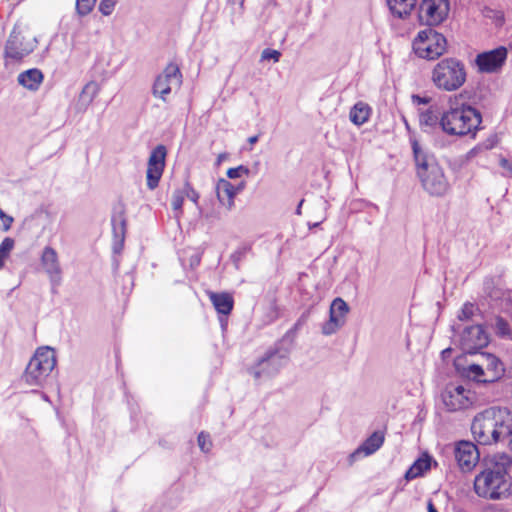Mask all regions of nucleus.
<instances>
[{
  "instance_id": "nucleus-20",
  "label": "nucleus",
  "mask_w": 512,
  "mask_h": 512,
  "mask_svg": "<svg viewBox=\"0 0 512 512\" xmlns=\"http://www.w3.org/2000/svg\"><path fill=\"white\" fill-rule=\"evenodd\" d=\"M486 363L487 373L490 375L489 378L478 380L480 383L489 384L495 383L500 380L505 374L504 364L496 355L484 352L482 353Z\"/></svg>"
},
{
  "instance_id": "nucleus-9",
  "label": "nucleus",
  "mask_w": 512,
  "mask_h": 512,
  "mask_svg": "<svg viewBox=\"0 0 512 512\" xmlns=\"http://www.w3.org/2000/svg\"><path fill=\"white\" fill-rule=\"evenodd\" d=\"M182 84V73L179 65L170 62L154 81L152 93L155 97L166 101V96L172 91L173 86L180 87Z\"/></svg>"
},
{
  "instance_id": "nucleus-12",
  "label": "nucleus",
  "mask_w": 512,
  "mask_h": 512,
  "mask_svg": "<svg viewBox=\"0 0 512 512\" xmlns=\"http://www.w3.org/2000/svg\"><path fill=\"white\" fill-rule=\"evenodd\" d=\"M448 10V0H422L419 19L422 23L429 26L428 28H432L445 20Z\"/></svg>"
},
{
  "instance_id": "nucleus-44",
  "label": "nucleus",
  "mask_w": 512,
  "mask_h": 512,
  "mask_svg": "<svg viewBox=\"0 0 512 512\" xmlns=\"http://www.w3.org/2000/svg\"><path fill=\"white\" fill-rule=\"evenodd\" d=\"M413 101L417 104H427L429 102V98L421 97L419 95H413Z\"/></svg>"
},
{
  "instance_id": "nucleus-11",
  "label": "nucleus",
  "mask_w": 512,
  "mask_h": 512,
  "mask_svg": "<svg viewBox=\"0 0 512 512\" xmlns=\"http://www.w3.org/2000/svg\"><path fill=\"white\" fill-rule=\"evenodd\" d=\"M167 148L163 144L157 145L150 153L147 163V187L154 190L158 187L165 169Z\"/></svg>"
},
{
  "instance_id": "nucleus-32",
  "label": "nucleus",
  "mask_w": 512,
  "mask_h": 512,
  "mask_svg": "<svg viewBox=\"0 0 512 512\" xmlns=\"http://www.w3.org/2000/svg\"><path fill=\"white\" fill-rule=\"evenodd\" d=\"M97 0H76V12L80 16L88 15L94 8Z\"/></svg>"
},
{
  "instance_id": "nucleus-42",
  "label": "nucleus",
  "mask_w": 512,
  "mask_h": 512,
  "mask_svg": "<svg viewBox=\"0 0 512 512\" xmlns=\"http://www.w3.org/2000/svg\"><path fill=\"white\" fill-rule=\"evenodd\" d=\"M0 220L2 230L8 231L13 223V217L9 216L2 209H0Z\"/></svg>"
},
{
  "instance_id": "nucleus-45",
  "label": "nucleus",
  "mask_w": 512,
  "mask_h": 512,
  "mask_svg": "<svg viewBox=\"0 0 512 512\" xmlns=\"http://www.w3.org/2000/svg\"><path fill=\"white\" fill-rule=\"evenodd\" d=\"M228 157H229V154H228V153H226V152H224V153H220V154L218 155L217 159H216V163H215V165H216V166L221 165V163H222L224 160H226Z\"/></svg>"
},
{
  "instance_id": "nucleus-25",
  "label": "nucleus",
  "mask_w": 512,
  "mask_h": 512,
  "mask_svg": "<svg viewBox=\"0 0 512 512\" xmlns=\"http://www.w3.org/2000/svg\"><path fill=\"white\" fill-rule=\"evenodd\" d=\"M432 461L433 458L428 454L419 457L405 472L404 478L407 481H410L417 477L423 476L424 473L430 469Z\"/></svg>"
},
{
  "instance_id": "nucleus-54",
  "label": "nucleus",
  "mask_w": 512,
  "mask_h": 512,
  "mask_svg": "<svg viewBox=\"0 0 512 512\" xmlns=\"http://www.w3.org/2000/svg\"><path fill=\"white\" fill-rule=\"evenodd\" d=\"M319 225H320V222H316V223H314L312 226H310V228H312V227H318Z\"/></svg>"
},
{
  "instance_id": "nucleus-19",
  "label": "nucleus",
  "mask_w": 512,
  "mask_h": 512,
  "mask_svg": "<svg viewBox=\"0 0 512 512\" xmlns=\"http://www.w3.org/2000/svg\"><path fill=\"white\" fill-rule=\"evenodd\" d=\"M384 443V434L373 432L353 453L349 456V462L352 464L361 454L369 456L375 453Z\"/></svg>"
},
{
  "instance_id": "nucleus-21",
  "label": "nucleus",
  "mask_w": 512,
  "mask_h": 512,
  "mask_svg": "<svg viewBox=\"0 0 512 512\" xmlns=\"http://www.w3.org/2000/svg\"><path fill=\"white\" fill-rule=\"evenodd\" d=\"M466 389L458 385L452 391L443 395V402L449 411H457L467 406L468 398L464 395Z\"/></svg>"
},
{
  "instance_id": "nucleus-23",
  "label": "nucleus",
  "mask_w": 512,
  "mask_h": 512,
  "mask_svg": "<svg viewBox=\"0 0 512 512\" xmlns=\"http://www.w3.org/2000/svg\"><path fill=\"white\" fill-rule=\"evenodd\" d=\"M44 75L41 70L31 68L18 75V83L30 91H37L43 82Z\"/></svg>"
},
{
  "instance_id": "nucleus-36",
  "label": "nucleus",
  "mask_w": 512,
  "mask_h": 512,
  "mask_svg": "<svg viewBox=\"0 0 512 512\" xmlns=\"http://www.w3.org/2000/svg\"><path fill=\"white\" fill-rule=\"evenodd\" d=\"M250 169L245 165H239L237 167L229 168L226 175L229 179L240 178L243 175H249Z\"/></svg>"
},
{
  "instance_id": "nucleus-3",
  "label": "nucleus",
  "mask_w": 512,
  "mask_h": 512,
  "mask_svg": "<svg viewBox=\"0 0 512 512\" xmlns=\"http://www.w3.org/2000/svg\"><path fill=\"white\" fill-rule=\"evenodd\" d=\"M474 439L480 445L504 442L512 433V412L507 407L492 406L478 413L471 424Z\"/></svg>"
},
{
  "instance_id": "nucleus-16",
  "label": "nucleus",
  "mask_w": 512,
  "mask_h": 512,
  "mask_svg": "<svg viewBox=\"0 0 512 512\" xmlns=\"http://www.w3.org/2000/svg\"><path fill=\"white\" fill-rule=\"evenodd\" d=\"M455 459L462 471H471L479 461L480 451L477 446L468 440L456 443L454 449Z\"/></svg>"
},
{
  "instance_id": "nucleus-4",
  "label": "nucleus",
  "mask_w": 512,
  "mask_h": 512,
  "mask_svg": "<svg viewBox=\"0 0 512 512\" xmlns=\"http://www.w3.org/2000/svg\"><path fill=\"white\" fill-rule=\"evenodd\" d=\"M416 175L423 189L431 196L441 197L449 189V182L444 175L435 155L428 148L423 147L416 137H410Z\"/></svg>"
},
{
  "instance_id": "nucleus-33",
  "label": "nucleus",
  "mask_w": 512,
  "mask_h": 512,
  "mask_svg": "<svg viewBox=\"0 0 512 512\" xmlns=\"http://www.w3.org/2000/svg\"><path fill=\"white\" fill-rule=\"evenodd\" d=\"M185 196L182 189H176L171 198V205L174 211L178 212V214H182V206L184 202Z\"/></svg>"
},
{
  "instance_id": "nucleus-43",
  "label": "nucleus",
  "mask_w": 512,
  "mask_h": 512,
  "mask_svg": "<svg viewBox=\"0 0 512 512\" xmlns=\"http://www.w3.org/2000/svg\"><path fill=\"white\" fill-rule=\"evenodd\" d=\"M499 164L501 167L512 173V164L506 158H501Z\"/></svg>"
},
{
  "instance_id": "nucleus-34",
  "label": "nucleus",
  "mask_w": 512,
  "mask_h": 512,
  "mask_svg": "<svg viewBox=\"0 0 512 512\" xmlns=\"http://www.w3.org/2000/svg\"><path fill=\"white\" fill-rule=\"evenodd\" d=\"M475 310H478V308H476L473 303H471V302L464 303L460 313L458 314V319L460 321L470 320L473 317Z\"/></svg>"
},
{
  "instance_id": "nucleus-38",
  "label": "nucleus",
  "mask_w": 512,
  "mask_h": 512,
  "mask_svg": "<svg viewBox=\"0 0 512 512\" xmlns=\"http://www.w3.org/2000/svg\"><path fill=\"white\" fill-rule=\"evenodd\" d=\"M182 190L184 192L185 197L189 198L195 204L198 203L199 193L192 187L189 180H186L184 182V186H183Z\"/></svg>"
},
{
  "instance_id": "nucleus-13",
  "label": "nucleus",
  "mask_w": 512,
  "mask_h": 512,
  "mask_svg": "<svg viewBox=\"0 0 512 512\" xmlns=\"http://www.w3.org/2000/svg\"><path fill=\"white\" fill-rule=\"evenodd\" d=\"M36 44V38L26 40L21 32L14 28L5 44V57L20 61L34 51Z\"/></svg>"
},
{
  "instance_id": "nucleus-10",
  "label": "nucleus",
  "mask_w": 512,
  "mask_h": 512,
  "mask_svg": "<svg viewBox=\"0 0 512 512\" xmlns=\"http://www.w3.org/2000/svg\"><path fill=\"white\" fill-rule=\"evenodd\" d=\"M489 342V335L481 324L464 328L460 336V346L465 354H477L481 349L487 347Z\"/></svg>"
},
{
  "instance_id": "nucleus-27",
  "label": "nucleus",
  "mask_w": 512,
  "mask_h": 512,
  "mask_svg": "<svg viewBox=\"0 0 512 512\" xmlns=\"http://www.w3.org/2000/svg\"><path fill=\"white\" fill-rule=\"evenodd\" d=\"M99 92V85L95 81L88 82L82 89L79 100H78V110L85 111L88 106L92 103L94 98L97 96Z\"/></svg>"
},
{
  "instance_id": "nucleus-24",
  "label": "nucleus",
  "mask_w": 512,
  "mask_h": 512,
  "mask_svg": "<svg viewBox=\"0 0 512 512\" xmlns=\"http://www.w3.org/2000/svg\"><path fill=\"white\" fill-rule=\"evenodd\" d=\"M217 198L221 204L226 206L229 210L234 206V198L236 192L234 185L226 179H219L216 185Z\"/></svg>"
},
{
  "instance_id": "nucleus-35",
  "label": "nucleus",
  "mask_w": 512,
  "mask_h": 512,
  "mask_svg": "<svg viewBox=\"0 0 512 512\" xmlns=\"http://www.w3.org/2000/svg\"><path fill=\"white\" fill-rule=\"evenodd\" d=\"M197 442L200 450L204 453L209 452L212 448V441L210 439V435L204 431L198 434Z\"/></svg>"
},
{
  "instance_id": "nucleus-48",
  "label": "nucleus",
  "mask_w": 512,
  "mask_h": 512,
  "mask_svg": "<svg viewBox=\"0 0 512 512\" xmlns=\"http://www.w3.org/2000/svg\"><path fill=\"white\" fill-rule=\"evenodd\" d=\"M201 261V256L200 255H195V256H192L191 257V265H199Z\"/></svg>"
},
{
  "instance_id": "nucleus-37",
  "label": "nucleus",
  "mask_w": 512,
  "mask_h": 512,
  "mask_svg": "<svg viewBox=\"0 0 512 512\" xmlns=\"http://www.w3.org/2000/svg\"><path fill=\"white\" fill-rule=\"evenodd\" d=\"M250 250L249 246H243L238 248L235 252H233L230 256L231 261L233 262L236 269L239 268V263L245 257L247 252Z\"/></svg>"
},
{
  "instance_id": "nucleus-49",
  "label": "nucleus",
  "mask_w": 512,
  "mask_h": 512,
  "mask_svg": "<svg viewBox=\"0 0 512 512\" xmlns=\"http://www.w3.org/2000/svg\"><path fill=\"white\" fill-rule=\"evenodd\" d=\"M258 140H259V136L258 135H254V136H251V137L248 138V142L251 145L256 144L258 142Z\"/></svg>"
},
{
  "instance_id": "nucleus-15",
  "label": "nucleus",
  "mask_w": 512,
  "mask_h": 512,
  "mask_svg": "<svg viewBox=\"0 0 512 512\" xmlns=\"http://www.w3.org/2000/svg\"><path fill=\"white\" fill-rule=\"evenodd\" d=\"M507 53V49L504 46L482 52L476 56L475 64L482 73L497 72L504 65Z\"/></svg>"
},
{
  "instance_id": "nucleus-53",
  "label": "nucleus",
  "mask_w": 512,
  "mask_h": 512,
  "mask_svg": "<svg viewBox=\"0 0 512 512\" xmlns=\"http://www.w3.org/2000/svg\"><path fill=\"white\" fill-rule=\"evenodd\" d=\"M474 97L480 101L482 99V90L479 91V94H475Z\"/></svg>"
},
{
  "instance_id": "nucleus-5",
  "label": "nucleus",
  "mask_w": 512,
  "mask_h": 512,
  "mask_svg": "<svg viewBox=\"0 0 512 512\" xmlns=\"http://www.w3.org/2000/svg\"><path fill=\"white\" fill-rule=\"evenodd\" d=\"M301 327V320H298L273 346L269 347L264 355L260 357L254 366L250 368V374L255 379L263 376L271 377L287 364L289 355L293 349L298 331Z\"/></svg>"
},
{
  "instance_id": "nucleus-6",
  "label": "nucleus",
  "mask_w": 512,
  "mask_h": 512,
  "mask_svg": "<svg viewBox=\"0 0 512 512\" xmlns=\"http://www.w3.org/2000/svg\"><path fill=\"white\" fill-rule=\"evenodd\" d=\"M466 69L457 58H444L439 61L432 71V81L435 86L444 91H455L466 81Z\"/></svg>"
},
{
  "instance_id": "nucleus-52",
  "label": "nucleus",
  "mask_w": 512,
  "mask_h": 512,
  "mask_svg": "<svg viewBox=\"0 0 512 512\" xmlns=\"http://www.w3.org/2000/svg\"><path fill=\"white\" fill-rule=\"evenodd\" d=\"M303 202H304V199H302V200L299 202V204H298V206H297V208H296V214H297V215H300V214H301V207H302Z\"/></svg>"
},
{
  "instance_id": "nucleus-14",
  "label": "nucleus",
  "mask_w": 512,
  "mask_h": 512,
  "mask_svg": "<svg viewBox=\"0 0 512 512\" xmlns=\"http://www.w3.org/2000/svg\"><path fill=\"white\" fill-rule=\"evenodd\" d=\"M111 226L113 252L120 253L124 246L127 231L126 206L122 201H118L112 207Z\"/></svg>"
},
{
  "instance_id": "nucleus-7",
  "label": "nucleus",
  "mask_w": 512,
  "mask_h": 512,
  "mask_svg": "<svg viewBox=\"0 0 512 512\" xmlns=\"http://www.w3.org/2000/svg\"><path fill=\"white\" fill-rule=\"evenodd\" d=\"M56 362L54 349L48 346L38 348L25 369L23 380L30 386H42Z\"/></svg>"
},
{
  "instance_id": "nucleus-26",
  "label": "nucleus",
  "mask_w": 512,
  "mask_h": 512,
  "mask_svg": "<svg viewBox=\"0 0 512 512\" xmlns=\"http://www.w3.org/2000/svg\"><path fill=\"white\" fill-rule=\"evenodd\" d=\"M391 13L399 19L410 15L416 6L417 0H386Z\"/></svg>"
},
{
  "instance_id": "nucleus-50",
  "label": "nucleus",
  "mask_w": 512,
  "mask_h": 512,
  "mask_svg": "<svg viewBox=\"0 0 512 512\" xmlns=\"http://www.w3.org/2000/svg\"><path fill=\"white\" fill-rule=\"evenodd\" d=\"M50 284H51V292H52V294H57L58 293V287L61 284H54L53 282H50Z\"/></svg>"
},
{
  "instance_id": "nucleus-18",
  "label": "nucleus",
  "mask_w": 512,
  "mask_h": 512,
  "mask_svg": "<svg viewBox=\"0 0 512 512\" xmlns=\"http://www.w3.org/2000/svg\"><path fill=\"white\" fill-rule=\"evenodd\" d=\"M41 264L47 273L50 282H53L54 284L62 283V269L60 267L57 252L54 248L47 246L43 249Z\"/></svg>"
},
{
  "instance_id": "nucleus-2",
  "label": "nucleus",
  "mask_w": 512,
  "mask_h": 512,
  "mask_svg": "<svg viewBox=\"0 0 512 512\" xmlns=\"http://www.w3.org/2000/svg\"><path fill=\"white\" fill-rule=\"evenodd\" d=\"M471 92L462 91L454 100H450V107L444 111L440 119V127L443 132L451 136L472 135L480 129L482 115L478 109L460 100H470Z\"/></svg>"
},
{
  "instance_id": "nucleus-8",
  "label": "nucleus",
  "mask_w": 512,
  "mask_h": 512,
  "mask_svg": "<svg viewBox=\"0 0 512 512\" xmlns=\"http://www.w3.org/2000/svg\"><path fill=\"white\" fill-rule=\"evenodd\" d=\"M446 47V38L433 28L419 31L413 41L415 54L427 60H434L440 57L446 51Z\"/></svg>"
},
{
  "instance_id": "nucleus-30",
  "label": "nucleus",
  "mask_w": 512,
  "mask_h": 512,
  "mask_svg": "<svg viewBox=\"0 0 512 512\" xmlns=\"http://www.w3.org/2000/svg\"><path fill=\"white\" fill-rule=\"evenodd\" d=\"M440 119L438 114H436L433 110L427 109L425 112H422L419 117L420 125L422 127H436L440 125Z\"/></svg>"
},
{
  "instance_id": "nucleus-46",
  "label": "nucleus",
  "mask_w": 512,
  "mask_h": 512,
  "mask_svg": "<svg viewBox=\"0 0 512 512\" xmlns=\"http://www.w3.org/2000/svg\"><path fill=\"white\" fill-rule=\"evenodd\" d=\"M427 510L428 512H438L437 508L433 504L432 500H429L427 503Z\"/></svg>"
},
{
  "instance_id": "nucleus-1",
  "label": "nucleus",
  "mask_w": 512,
  "mask_h": 512,
  "mask_svg": "<svg viewBox=\"0 0 512 512\" xmlns=\"http://www.w3.org/2000/svg\"><path fill=\"white\" fill-rule=\"evenodd\" d=\"M485 468L474 479L475 493L489 500H504L512 495V476L509 470L512 457L496 453L484 458Z\"/></svg>"
},
{
  "instance_id": "nucleus-55",
  "label": "nucleus",
  "mask_w": 512,
  "mask_h": 512,
  "mask_svg": "<svg viewBox=\"0 0 512 512\" xmlns=\"http://www.w3.org/2000/svg\"><path fill=\"white\" fill-rule=\"evenodd\" d=\"M241 3H243V0H240Z\"/></svg>"
},
{
  "instance_id": "nucleus-47",
  "label": "nucleus",
  "mask_w": 512,
  "mask_h": 512,
  "mask_svg": "<svg viewBox=\"0 0 512 512\" xmlns=\"http://www.w3.org/2000/svg\"><path fill=\"white\" fill-rule=\"evenodd\" d=\"M246 186V183L244 181H242L241 183H239L237 186H234V189H235V192H236V195L241 192Z\"/></svg>"
},
{
  "instance_id": "nucleus-40",
  "label": "nucleus",
  "mask_w": 512,
  "mask_h": 512,
  "mask_svg": "<svg viewBox=\"0 0 512 512\" xmlns=\"http://www.w3.org/2000/svg\"><path fill=\"white\" fill-rule=\"evenodd\" d=\"M281 57V52L271 48H265L261 53V61L265 60H273V62H278Z\"/></svg>"
},
{
  "instance_id": "nucleus-29",
  "label": "nucleus",
  "mask_w": 512,
  "mask_h": 512,
  "mask_svg": "<svg viewBox=\"0 0 512 512\" xmlns=\"http://www.w3.org/2000/svg\"><path fill=\"white\" fill-rule=\"evenodd\" d=\"M493 329L497 337L501 339H512V329L509 322L502 316L495 317Z\"/></svg>"
},
{
  "instance_id": "nucleus-51",
  "label": "nucleus",
  "mask_w": 512,
  "mask_h": 512,
  "mask_svg": "<svg viewBox=\"0 0 512 512\" xmlns=\"http://www.w3.org/2000/svg\"><path fill=\"white\" fill-rule=\"evenodd\" d=\"M452 349L451 348H446L442 351V357L443 358H446L450 353H451Z\"/></svg>"
},
{
  "instance_id": "nucleus-28",
  "label": "nucleus",
  "mask_w": 512,
  "mask_h": 512,
  "mask_svg": "<svg viewBox=\"0 0 512 512\" xmlns=\"http://www.w3.org/2000/svg\"><path fill=\"white\" fill-rule=\"evenodd\" d=\"M370 114L371 107L367 103L359 101L351 108L349 118L353 124L361 126L368 121Z\"/></svg>"
},
{
  "instance_id": "nucleus-31",
  "label": "nucleus",
  "mask_w": 512,
  "mask_h": 512,
  "mask_svg": "<svg viewBox=\"0 0 512 512\" xmlns=\"http://www.w3.org/2000/svg\"><path fill=\"white\" fill-rule=\"evenodd\" d=\"M14 247V240L10 237H6L0 244V268L4 265L5 259Z\"/></svg>"
},
{
  "instance_id": "nucleus-17",
  "label": "nucleus",
  "mask_w": 512,
  "mask_h": 512,
  "mask_svg": "<svg viewBox=\"0 0 512 512\" xmlns=\"http://www.w3.org/2000/svg\"><path fill=\"white\" fill-rule=\"evenodd\" d=\"M349 312V305L340 297L335 298L329 311V320L322 326L324 335H332L345 324V316Z\"/></svg>"
},
{
  "instance_id": "nucleus-39",
  "label": "nucleus",
  "mask_w": 512,
  "mask_h": 512,
  "mask_svg": "<svg viewBox=\"0 0 512 512\" xmlns=\"http://www.w3.org/2000/svg\"><path fill=\"white\" fill-rule=\"evenodd\" d=\"M116 3V0H101L98 9L104 16H109L112 14Z\"/></svg>"
},
{
  "instance_id": "nucleus-22",
  "label": "nucleus",
  "mask_w": 512,
  "mask_h": 512,
  "mask_svg": "<svg viewBox=\"0 0 512 512\" xmlns=\"http://www.w3.org/2000/svg\"><path fill=\"white\" fill-rule=\"evenodd\" d=\"M209 298L215 310L222 315H229L234 307L233 296L228 292H210Z\"/></svg>"
},
{
  "instance_id": "nucleus-41",
  "label": "nucleus",
  "mask_w": 512,
  "mask_h": 512,
  "mask_svg": "<svg viewBox=\"0 0 512 512\" xmlns=\"http://www.w3.org/2000/svg\"><path fill=\"white\" fill-rule=\"evenodd\" d=\"M467 371H468V375L469 376L472 375L474 377V379H477V381L480 380L479 377H481L485 374L483 367L479 364H474V363L470 364L468 366Z\"/></svg>"
}]
</instances>
